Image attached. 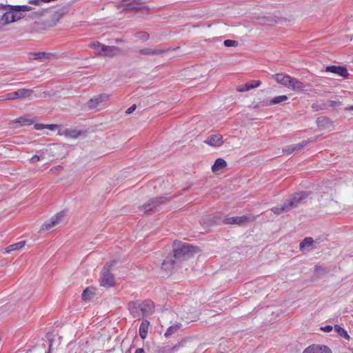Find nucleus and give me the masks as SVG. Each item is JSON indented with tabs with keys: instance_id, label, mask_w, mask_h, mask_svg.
Segmentation results:
<instances>
[{
	"instance_id": "nucleus-1",
	"label": "nucleus",
	"mask_w": 353,
	"mask_h": 353,
	"mask_svg": "<svg viewBox=\"0 0 353 353\" xmlns=\"http://www.w3.org/2000/svg\"><path fill=\"white\" fill-rule=\"evenodd\" d=\"M174 255L168 256L162 263V268L169 270L172 268L176 261H181L191 256L196 252V248L181 241H175L173 244Z\"/></svg>"
},
{
	"instance_id": "nucleus-2",
	"label": "nucleus",
	"mask_w": 353,
	"mask_h": 353,
	"mask_svg": "<svg viewBox=\"0 0 353 353\" xmlns=\"http://www.w3.org/2000/svg\"><path fill=\"white\" fill-rule=\"evenodd\" d=\"M274 78L278 83L281 84L293 91L297 92L305 90V87L303 82L288 74L283 73L276 74L274 75Z\"/></svg>"
},
{
	"instance_id": "nucleus-3",
	"label": "nucleus",
	"mask_w": 353,
	"mask_h": 353,
	"mask_svg": "<svg viewBox=\"0 0 353 353\" xmlns=\"http://www.w3.org/2000/svg\"><path fill=\"white\" fill-rule=\"evenodd\" d=\"M123 0L119 5L118 8L130 11L141 12L143 15H148L151 13L150 9L145 2L141 0Z\"/></svg>"
},
{
	"instance_id": "nucleus-4",
	"label": "nucleus",
	"mask_w": 353,
	"mask_h": 353,
	"mask_svg": "<svg viewBox=\"0 0 353 353\" xmlns=\"http://www.w3.org/2000/svg\"><path fill=\"white\" fill-rule=\"evenodd\" d=\"M3 9L6 11L1 18V21L4 24H8L10 23L14 22L19 19H21L23 17V14L19 13L14 9H10L12 7H14V6H3Z\"/></svg>"
},
{
	"instance_id": "nucleus-5",
	"label": "nucleus",
	"mask_w": 353,
	"mask_h": 353,
	"mask_svg": "<svg viewBox=\"0 0 353 353\" xmlns=\"http://www.w3.org/2000/svg\"><path fill=\"white\" fill-rule=\"evenodd\" d=\"M308 196L309 194L306 192H296L286 199L285 203L289 210H290L303 203L307 199Z\"/></svg>"
},
{
	"instance_id": "nucleus-6",
	"label": "nucleus",
	"mask_w": 353,
	"mask_h": 353,
	"mask_svg": "<svg viewBox=\"0 0 353 353\" xmlns=\"http://www.w3.org/2000/svg\"><path fill=\"white\" fill-rule=\"evenodd\" d=\"M90 47L99 51L103 52L105 56L112 57L118 54L120 52L119 48L115 46H110L102 44L99 42H94L90 44Z\"/></svg>"
},
{
	"instance_id": "nucleus-7",
	"label": "nucleus",
	"mask_w": 353,
	"mask_h": 353,
	"mask_svg": "<svg viewBox=\"0 0 353 353\" xmlns=\"http://www.w3.org/2000/svg\"><path fill=\"white\" fill-rule=\"evenodd\" d=\"M33 93L31 89L21 88L16 92L7 93L1 97V100H14L29 97Z\"/></svg>"
},
{
	"instance_id": "nucleus-8",
	"label": "nucleus",
	"mask_w": 353,
	"mask_h": 353,
	"mask_svg": "<svg viewBox=\"0 0 353 353\" xmlns=\"http://www.w3.org/2000/svg\"><path fill=\"white\" fill-rule=\"evenodd\" d=\"M65 213L63 211H61L57 214H56L54 216H52L49 221H46L41 226L40 230H48L52 229L53 227L63 222V219L65 217Z\"/></svg>"
},
{
	"instance_id": "nucleus-9",
	"label": "nucleus",
	"mask_w": 353,
	"mask_h": 353,
	"mask_svg": "<svg viewBox=\"0 0 353 353\" xmlns=\"http://www.w3.org/2000/svg\"><path fill=\"white\" fill-rule=\"evenodd\" d=\"M110 265L107 263L101 272V285L104 287H111L114 284V276L110 272Z\"/></svg>"
},
{
	"instance_id": "nucleus-10",
	"label": "nucleus",
	"mask_w": 353,
	"mask_h": 353,
	"mask_svg": "<svg viewBox=\"0 0 353 353\" xmlns=\"http://www.w3.org/2000/svg\"><path fill=\"white\" fill-rule=\"evenodd\" d=\"M109 96L105 94H99L92 98L87 103L90 109H99L108 101Z\"/></svg>"
},
{
	"instance_id": "nucleus-11",
	"label": "nucleus",
	"mask_w": 353,
	"mask_h": 353,
	"mask_svg": "<svg viewBox=\"0 0 353 353\" xmlns=\"http://www.w3.org/2000/svg\"><path fill=\"white\" fill-rule=\"evenodd\" d=\"M252 220V217L250 216H232L225 218L224 223L226 224H236L239 225H244L249 221Z\"/></svg>"
},
{
	"instance_id": "nucleus-12",
	"label": "nucleus",
	"mask_w": 353,
	"mask_h": 353,
	"mask_svg": "<svg viewBox=\"0 0 353 353\" xmlns=\"http://www.w3.org/2000/svg\"><path fill=\"white\" fill-rule=\"evenodd\" d=\"M165 202H166V199L164 197L152 199L141 208L145 212H148L155 210L160 204Z\"/></svg>"
},
{
	"instance_id": "nucleus-13",
	"label": "nucleus",
	"mask_w": 353,
	"mask_h": 353,
	"mask_svg": "<svg viewBox=\"0 0 353 353\" xmlns=\"http://www.w3.org/2000/svg\"><path fill=\"white\" fill-rule=\"evenodd\" d=\"M143 316L151 315L154 312V304L150 300L139 301Z\"/></svg>"
},
{
	"instance_id": "nucleus-14",
	"label": "nucleus",
	"mask_w": 353,
	"mask_h": 353,
	"mask_svg": "<svg viewBox=\"0 0 353 353\" xmlns=\"http://www.w3.org/2000/svg\"><path fill=\"white\" fill-rule=\"evenodd\" d=\"M204 143L213 147H219L223 143V137L220 134H212L204 141Z\"/></svg>"
},
{
	"instance_id": "nucleus-15",
	"label": "nucleus",
	"mask_w": 353,
	"mask_h": 353,
	"mask_svg": "<svg viewBox=\"0 0 353 353\" xmlns=\"http://www.w3.org/2000/svg\"><path fill=\"white\" fill-rule=\"evenodd\" d=\"M326 72H332L342 77H346L348 76V72L345 67L338 66V65H330L325 68Z\"/></svg>"
},
{
	"instance_id": "nucleus-16",
	"label": "nucleus",
	"mask_w": 353,
	"mask_h": 353,
	"mask_svg": "<svg viewBox=\"0 0 353 353\" xmlns=\"http://www.w3.org/2000/svg\"><path fill=\"white\" fill-rule=\"evenodd\" d=\"M303 353H332V352L325 345H313L306 348Z\"/></svg>"
},
{
	"instance_id": "nucleus-17",
	"label": "nucleus",
	"mask_w": 353,
	"mask_h": 353,
	"mask_svg": "<svg viewBox=\"0 0 353 353\" xmlns=\"http://www.w3.org/2000/svg\"><path fill=\"white\" fill-rule=\"evenodd\" d=\"M129 310L130 314L133 316L134 318L141 319L143 317L142 312L141 311V306L139 304V301L131 302L129 303Z\"/></svg>"
},
{
	"instance_id": "nucleus-18",
	"label": "nucleus",
	"mask_w": 353,
	"mask_h": 353,
	"mask_svg": "<svg viewBox=\"0 0 353 353\" xmlns=\"http://www.w3.org/2000/svg\"><path fill=\"white\" fill-rule=\"evenodd\" d=\"M316 125L321 130H329L332 127V121L327 117H320L316 119Z\"/></svg>"
},
{
	"instance_id": "nucleus-19",
	"label": "nucleus",
	"mask_w": 353,
	"mask_h": 353,
	"mask_svg": "<svg viewBox=\"0 0 353 353\" xmlns=\"http://www.w3.org/2000/svg\"><path fill=\"white\" fill-rule=\"evenodd\" d=\"M314 241L312 237H305L299 244L300 250L301 252L312 250L314 248Z\"/></svg>"
},
{
	"instance_id": "nucleus-20",
	"label": "nucleus",
	"mask_w": 353,
	"mask_h": 353,
	"mask_svg": "<svg viewBox=\"0 0 353 353\" xmlns=\"http://www.w3.org/2000/svg\"><path fill=\"white\" fill-rule=\"evenodd\" d=\"M166 50H159V49H154V48H143L139 50V53L143 55H149V56H154V55H162L165 53Z\"/></svg>"
},
{
	"instance_id": "nucleus-21",
	"label": "nucleus",
	"mask_w": 353,
	"mask_h": 353,
	"mask_svg": "<svg viewBox=\"0 0 353 353\" xmlns=\"http://www.w3.org/2000/svg\"><path fill=\"white\" fill-rule=\"evenodd\" d=\"M58 134L63 135L67 138L77 139L81 135V132L74 129H65L63 132L59 131Z\"/></svg>"
},
{
	"instance_id": "nucleus-22",
	"label": "nucleus",
	"mask_w": 353,
	"mask_h": 353,
	"mask_svg": "<svg viewBox=\"0 0 353 353\" xmlns=\"http://www.w3.org/2000/svg\"><path fill=\"white\" fill-rule=\"evenodd\" d=\"M305 145L306 143L303 141L301 143L288 145L283 149V152L287 153L288 154H290L295 150H299L302 149Z\"/></svg>"
},
{
	"instance_id": "nucleus-23",
	"label": "nucleus",
	"mask_w": 353,
	"mask_h": 353,
	"mask_svg": "<svg viewBox=\"0 0 353 353\" xmlns=\"http://www.w3.org/2000/svg\"><path fill=\"white\" fill-rule=\"evenodd\" d=\"M226 161L223 159L219 158L215 161L214 165H212V170L213 172H217L220 170L226 167Z\"/></svg>"
},
{
	"instance_id": "nucleus-24",
	"label": "nucleus",
	"mask_w": 353,
	"mask_h": 353,
	"mask_svg": "<svg viewBox=\"0 0 353 353\" xmlns=\"http://www.w3.org/2000/svg\"><path fill=\"white\" fill-rule=\"evenodd\" d=\"M13 123H18L20 126L30 125L33 123V120L28 117H21L13 121Z\"/></svg>"
},
{
	"instance_id": "nucleus-25",
	"label": "nucleus",
	"mask_w": 353,
	"mask_h": 353,
	"mask_svg": "<svg viewBox=\"0 0 353 353\" xmlns=\"http://www.w3.org/2000/svg\"><path fill=\"white\" fill-rule=\"evenodd\" d=\"M149 324V321L145 320L141 323L139 327V335L141 338L143 339H145V337L147 336Z\"/></svg>"
},
{
	"instance_id": "nucleus-26",
	"label": "nucleus",
	"mask_w": 353,
	"mask_h": 353,
	"mask_svg": "<svg viewBox=\"0 0 353 353\" xmlns=\"http://www.w3.org/2000/svg\"><path fill=\"white\" fill-rule=\"evenodd\" d=\"M25 244H26V241H19L18 243L10 245L9 246H8L6 248V252L7 253H10V252H11L12 251L19 250L21 248H22L25 245Z\"/></svg>"
},
{
	"instance_id": "nucleus-27",
	"label": "nucleus",
	"mask_w": 353,
	"mask_h": 353,
	"mask_svg": "<svg viewBox=\"0 0 353 353\" xmlns=\"http://www.w3.org/2000/svg\"><path fill=\"white\" fill-rule=\"evenodd\" d=\"M271 211L272 212H274V214L279 215L281 214L287 213L290 210L284 202L283 204L281 205L280 207L276 206V207L272 208L271 209Z\"/></svg>"
},
{
	"instance_id": "nucleus-28",
	"label": "nucleus",
	"mask_w": 353,
	"mask_h": 353,
	"mask_svg": "<svg viewBox=\"0 0 353 353\" xmlns=\"http://www.w3.org/2000/svg\"><path fill=\"white\" fill-rule=\"evenodd\" d=\"M53 55L50 53L39 52L34 54V59L43 61L50 59Z\"/></svg>"
},
{
	"instance_id": "nucleus-29",
	"label": "nucleus",
	"mask_w": 353,
	"mask_h": 353,
	"mask_svg": "<svg viewBox=\"0 0 353 353\" xmlns=\"http://www.w3.org/2000/svg\"><path fill=\"white\" fill-rule=\"evenodd\" d=\"M179 329V326L178 325H171L167 329V330L165 333V336L166 337H169L171 335H172L174 333H175Z\"/></svg>"
},
{
	"instance_id": "nucleus-30",
	"label": "nucleus",
	"mask_w": 353,
	"mask_h": 353,
	"mask_svg": "<svg viewBox=\"0 0 353 353\" xmlns=\"http://www.w3.org/2000/svg\"><path fill=\"white\" fill-rule=\"evenodd\" d=\"M14 7H12L10 9H14L19 13H21L23 12L30 11L31 10V7L28 6H14Z\"/></svg>"
},
{
	"instance_id": "nucleus-31",
	"label": "nucleus",
	"mask_w": 353,
	"mask_h": 353,
	"mask_svg": "<svg viewBox=\"0 0 353 353\" xmlns=\"http://www.w3.org/2000/svg\"><path fill=\"white\" fill-rule=\"evenodd\" d=\"M334 329L336 330V332L341 336H343V338L346 339H349V335L347 334V332L342 327H341L339 325H335L334 326Z\"/></svg>"
},
{
	"instance_id": "nucleus-32",
	"label": "nucleus",
	"mask_w": 353,
	"mask_h": 353,
	"mask_svg": "<svg viewBox=\"0 0 353 353\" xmlns=\"http://www.w3.org/2000/svg\"><path fill=\"white\" fill-rule=\"evenodd\" d=\"M287 99H288V97L286 95H280V96L274 97L271 100L270 103L272 104L280 103L281 102L286 101Z\"/></svg>"
},
{
	"instance_id": "nucleus-33",
	"label": "nucleus",
	"mask_w": 353,
	"mask_h": 353,
	"mask_svg": "<svg viewBox=\"0 0 353 353\" xmlns=\"http://www.w3.org/2000/svg\"><path fill=\"white\" fill-rule=\"evenodd\" d=\"M149 37V34L146 32H139L136 34V37L142 41H147Z\"/></svg>"
},
{
	"instance_id": "nucleus-34",
	"label": "nucleus",
	"mask_w": 353,
	"mask_h": 353,
	"mask_svg": "<svg viewBox=\"0 0 353 353\" xmlns=\"http://www.w3.org/2000/svg\"><path fill=\"white\" fill-rule=\"evenodd\" d=\"M92 296H93L92 292L90 291L88 288H86L85 290H84L81 294V297H82L83 300H84L85 301L90 299Z\"/></svg>"
},
{
	"instance_id": "nucleus-35",
	"label": "nucleus",
	"mask_w": 353,
	"mask_h": 353,
	"mask_svg": "<svg viewBox=\"0 0 353 353\" xmlns=\"http://www.w3.org/2000/svg\"><path fill=\"white\" fill-rule=\"evenodd\" d=\"M239 44L237 41L227 39L224 41V46L226 47H235Z\"/></svg>"
},
{
	"instance_id": "nucleus-36",
	"label": "nucleus",
	"mask_w": 353,
	"mask_h": 353,
	"mask_svg": "<svg viewBox=\"0 0 353 353\" xmlns=\"http://www.w3.org/2000/svg\"><path fill=\"white\" fill-rule=\"evenodd\" d=\"M248 83L250 90H251V89L259 87L261 84V82L259 80H253L251 82Z\"/></svg>"
},
{
	"instance_id": "nucleus-37",
	"label": "nucleus",
	"mask_w": 353,
	"mask_h": 353,
	"mask_svg": "<svg viewBox=\"0 0 353 353\" xmlns=\"http://www.w3.org/2000/svg\"><path fill=\"white\" fill-rule=\"evenodd\" d=\"M236 90L238 92H246V91H248L250 90V88H249V86H248V83H245L244 85H239L236 88Z\"/></svg>"
},
{
	"instance_id": "nucleus-38",
	"label": "nucleus",
	"mask_w": 353,
	"mask_h": 353,
	"mask_svg": "<svg viewBox=\"0 0 353 353\" xmlns=\"http://www.w3.org/2000/svg\"><path fill=\"white\" fill-rule=\"evenodd\" d=\"M59 128L57 124H45V129H48L52 131L56 130Z\"/></svg>"
},
{
	"instance_id": "nucleus-39",
	"label": "nucleus",
	"mask_w": 353,
	"mask_h": 353,
	"mask_svg": "<svg viewBox=\"0 0 353 353\" xmlns=\"http://www.w3.org/2000/svg\"><path fill=\"white\" fill-rule=\"evenodd\" d=\"M41 159H43V156H39L35 154L30 159V162L32 163H34L37 161H39Z\"/></svg>"
},
{
	"instance_id": "nucleus-40",
	"label": "nucleus",
	"mask_w": 353,
	"mask_h": 353,
	"mask_svg": "<svg viewBox=\"0 0 353 353\" xmlns=\"http://www.w3.org/2000/svg\"><path fill=\"white\" fill-rule=\"evenodd\" d=\"M137 108V105L135 104H133L132 105H131L130 108H128L126 111H125V113L127 114H130L131 113H132Z\"/></svg>"
},
{
	"instance_id": "nucleus-41",
	"label": "nucleus",
	"mask_w": 353,
	"mask_h": 353,
	"mask_svg": "<svg viewBox=\"0 0 353 353\" xmlns=\"http://www.w3.org/2000/svg\"><path fill=\"white\" fill-rule=\"evenodd\" d=\"M328 103H329V105L332 108H335L341 104L340 101H329Z\"/></svg>"
},
{
	"instance_id": "nucleus-42",
	"label": "nucleus",
	"mask_w": 353,
	"mask_h": 353,
	"mask_svg": "<svg viewBox=\"0 0 353 353\" xmlns=\"http://www.w3.org/2000/svg\"><path fill=\"white\" fill-rule=\"evenodd\" d=\"M34 128L35 130H41L45 129V124H43V123H36V124H34Z\"/></svg>"
},
{
	"instance_id": "nucleus-43",
	"label": "nucleus",
	"mask_w": 353,
	"mask_h": 353,
	"mask_svg": "<svg viewBox=\"0 0 353 353\" xmlns=\"http://www.w3.org/2000/svg\"><path fill=\"white\" fill-rule=\"evenodd\" d=\"M29 3L34 4L35 6H41L43 3L41 0H29Z\"/></svg>"
},
{
	"instance_id": "nucleus-44",
	"label": "nucleus",
	"mask_w": 353,
	"mask_h": 353,
	"mask_svg": "<svg viewBox=\"0 0 353 353\" xmlns=\"http://www.w3.org/2000/svg\"><path fill=\"white\" fill-rule=\"evenodd\" d=\"M321 329L324 332H330L332 330L333 327L331 325H325L324 327H322Z\"/></svg>"
},
{
	"instance_id": "nucleus-45",
	"label": "nucleus",
	"mask_w": 353,
	"mask_h": 353,
	"mask_svg": "<svg viewBox=\"0 0 353 353\" xmlns=\"http://www.w3.org/2000/svg\"><path fill=\"white\" fill-rule=\"evenodd\" d=\"M134 353H145L143 348H137Z\"/></svg>"
},
{
	"instance_id": "nucleus-46",
	"label": "nucleus",
	"mask_w": 353,
	"mask_h": 353,
	"mask_svg": "<svg viewBox=\"0 0 353 353\" xmlns=\"http://www.w3.org/2000/svg\"><path fill=\"white\" fill-rule=\"evenodd\" d=\"M345 110L353 111V105L345 108Z\"/></svg>"
},
{
	"instance_id": "nucleus-47",
	"label": "nucleus",
	"mask_w": 353,
	"mask_h": 353,
	"mask_svg": "<svg viewBox=\"0 0 353 353\" xmlns=\"http://www.w3.org/2000/svg\"><path fill=\"white\" fill-rule=\"evenodd\" d=\"M51 347H52V341H50V346H49V349H48V353H50Z\"/></svg>"
}]
</instances>
